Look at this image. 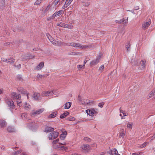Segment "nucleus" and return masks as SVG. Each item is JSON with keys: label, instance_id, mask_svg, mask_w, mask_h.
I'll use <instances>...</instances> for the list:
<instances>
[{"label": "nucleus", "instance_id": "1", "mask_svg": "<svg viewBox=\"0 0 155 155\" xmlns=\"http://www.w3.org/2000/svg\"><path fill=\"white\" fill-rule=\"evenodd\" d=\"M78 101L79 103L84 105L90 104V103H92L93 102L90 101L89 100L86 99L82 100L81 97L79 95L78 97Z\"/></svg>", "mask_w": 155, "mask_h": 155}, {"label": "nucleus", "instance_id": "2", "mask_svg": "<svg viewBox=\"0 0 155 155\" xmlns=\"http://www.w3.org/2000/svg\"><path fill=\"white\" fill-rule=\"evenodd\" d=\"M151 23V20L150 19L143 22L141 28L143 30L147 29Z\"/></svg>", "mask_w": 155, "mask_h": 155}, {"label": "nucleus", "instance_id": "3", "mask_svg": "<svg viewBox=\"0 0 155 155\" xmlns=\"http://www.w3.org/2000/svg\"><path fill=\"white\" fill-rule=\"evenodd\" d=\"M59 134V133L57 131H54L48 135V137L49 140H52L57 138Z\"/></svg>", "mask_w": 155, "mask_h": 155}, {"label": "nucleus", "instance_id": "4", "mask_svg": "<svg viewBox=\"0 0 155 155\" xmlns=\"http://www.w3.org/2000/svg\"><path fill=\"white\" fill-rule=\"evenodd\" d=\"M44 110V108L39 109L35 111H32L31 113V115L32 116H35L37 115H38L41 113Z\"/></svg>", "mask_w": 155, "mask_h": 155}, {"label": "nucleus", "instance_id": "5", "mask_svg": "<svg viewBox=\"0 0 155 155\" xmlns=\"http://www.w3.org/2000/svg\"><path fill=\"white\" fill-rule=\"evenodd\" d=\"M54 93L52 90H49L48 91H44L42 92L41 95L42 96H52L54 95Z\"/></svg>", "mask_w": 155, "mask_h": 155}, {"label": "nucleus", "instance_id": "6", "mask_svg": "<svg viewBox=\"0 0 155 155\" xmlns=\"http://www.w3.org/2000/svg\"><path fill=\"white\" fill-rule=\"evenodd\" d=\"M86 112L88 114L91 116H94L95 114L97 113L96 110L93 109L87 110Z\"/></svg>", "mask_w": 155, "mask_h": 155}, {"label": "nucleus", "instance_id": "7", "mask_svg": "<svg viewBox=\"0 0 155 155\" xmlns=\"http://www.w3.org/2000/svg\"><path fill=\"white\" fill-rule=\"evenodd\" d=\"M7 104L12 109H13L15 108V106L14 104L13 101L11 100H8L6 101Z\"/></svg>", "mask_w": 155, "mask_h": 155}, {"label": "nucleus", "instance_id": "8", "mask_svg": "<svg viewBox=\"0 0 155 155\" xmlns=\"http://www.w3.org/2000/svg\"><path fill=\"white\" fill-rule=\"evenodd\" d=\"M7 104L12 109H13L15 108V106L14 104L13 101L11 100H8L6 101Z\"/></svg>", "mask_w": 155, "mask_h": 155}, {"label": "nucleus", "instance_id": "9", "mask_svg": "<svg viewBox=\"0 0 155 155\" xmlns=\"http://www.w3.org/2000/svg\"><path fill=\"white\" fill-rule=\"evenodd\" d=\"M81 148L84 152H87L90 149L89 146L87 144H83L81 145Z\"/></svg>", "mask_w": 155, "mask_h": 155}, {"label": "nucleus", "instance_id": "10", "mask_svg": "<svg viewBox=\"0 0 155 155\" xmlns=\"http://www.w3.org/2000/svg\"><path fill=\"white\" fill-rule=\"evenodd\" d=\"M66 2L64 5L62 6V8L64 9L68 6L71 2L73 1V0H65Z\"/></svg>", "mask_w": 155, "mask_h": 155}, {"label": "nucleus", "instance_id": "11", "mask_svg": "<svg viewBox=\"0 0 155 155\" xmlns=\"http://www.w3.org/2000/svg\"><path fill=\"white\" fill-rule=\"evenodd\" d=\"M44 62H41L35 68V70L37 71H39L41 70L44 67Z\"/></svg>", "mask_w": 155, "mask_h": 155}, {"label": "nucleus", "instance_id": "12", "mask_svg": "<svg viewBox=\"0 0 155 155\" xmlns=\"http://www.w3.org/2000/svg\"><path fill=\"white\" fill-rule=\"evenodd\" d=\"M59 139H57L54 140L52 142V143L53 144V145H56V144L59 143L60 144H61L62 145H65L66 144V143L65 142H64L63 143H61L59 142Z\"/></svg>", "mask_w": 155, "mask_h": 155}, {"label": "nucleus", "instance_id": "13", "mask_svg": "<svg viewBox=\"0 0 155 155\" xmlns=\"http://www.w3.org/2000/svg\"><path fill=\"white\" fill-rule=\"evenodd\" d=\"M100 58H97L95 60H93L91 62V65H95L97 64L99 62Z\"/></svg>", "mask_w": 155, "mask_h": 155}, {"label": "nucleus", "instance_id": "14", "mask_svg": "<svg viewBox=\"0 0 155 155\" xmlns=\"http://www.w3.org/2000/svg\"><path fill=\"white\" fill-rule=\"evenodd\" d=\"M12 95L13 98L17 100L19 99L21 97L20 94H17L15 92L12 93Z\"/></svg>", "mask_w": 155, "mask_h": 155}, {"label": "nucleus", "instance_id": "15", "mask_svg": "<svg viewBox=\"0 0 155 155\" xmlns=\"http://www.w3.org/2000/svg\"><path fill=\"white\" fill-rule=\"evenodd\" d=\"M127 112H124L122 110H120V116L121 117L122 119L125 118H124V117L127 116Z\"/></svg>", "mask_w": 155, "mask_h": 155}, {"label": "nucleus", "instance_id": "16", "mask_svg": "<svg viewBox=\"0 0 155 155\" xmlns=\"http://www.w3.org/2000/svg\"><path fill=\"white\" fill-rule=\"evenodd\" d=\"M62 131V134L60 136V139L61 140H64V139L66 135L67 134V133L66 131L61 130Z\"/></svg>", "mask_w": 155, "mask_h": 155}, {"label": "nucleus", "instance_id": "17", "mask_svg": "<svg viewBox=\"0 0 155 155\" xmlns=\"http://www.w3.org/2000/svg\"><path fill=\"white\" fill-rule=\"evenodd\" d=\"M62 12V10H60L58 12H56L52 15V17L54 18L60 15Z\"/></svg>", "mask_w": 155, "mask_h": 155}, {"label": "nucleus", "instance_id": "18", "mask_svg": "<svg viewBox=\"0 0 155 155\" xmlns=\"http://www.w3.org/2000/svg\"><path fill=\"white\" fill-rule=\"evenodd\" d=\"M54 128L50 127H45V131L46 132H50L54 131Z\"/></svg>", "mask_w": 155, "mask_h": 155}, {"label": "nucleus", "instance_id": "19", "mask_svg": "<svg viewBox=\"0 0 155 155\" xmlns=\"http://www.w3.org/2000/svg\"><path fill=\"white\" fill-rule=\"evenodd\" d=\"M53 147L55 149H61L62 148H63L64 149H65L66 147H62L60 145H52Z\"/></svg>", "mask_w": 155, "mask_h": 155}, {"label": "nucleus", "instance_id": "20", "mask_svg": "<svg viewBox=\"0 0 155 155\" xmlns=\"http://www.w3.org/2000/svg\"><path fill=\"white\" fill-rule=\"evenodd\" d=\"M69 46L75 47H78L80 46V43H69Z\"/></svg>", "mask_w": 155, "mask_h": 155}, {"label": "nucleus", "instance_id": "21", "mask_svg": "<svg viewBox=\"0 0 155 155\" xmlns=\"http://www.w3.org/2000/svg\"><path fill=\"white\" fill-rule=\"evenodd\" d=\"M40 97V94L38 93H35L33 95V98L35 100H37Z\"/></svg>", "mask_w": 155, "mask_h": 155}, {"label": "nucleus", "instance_id": "22", "mask_svg": "<svg viewBox=\"0 0 155 155\" xmlns=\"http://www.w3.org/2000/svg\"><path fill=\"white\" fill-rule=\"evenodd\" d=\"M6 126V123L5 120H0V127H5Z\"/></svg>", "mask_w": 155, "mask_h": 155}, {"label": "nucleus", "instance_id": "23", "mask_svg": "<svg viewBox=\"0 0 155 155\" xmlns=\"http://www.w3.org/2000/svg\"><path fill=\"white\" fill-rule=\"evenodd\" d=\"M54 41H53L52 44L58 46H61V41H56L55 40H54Z\"/></svg>", "mask_w": 155, "mask_h": 155}, {"label": "nucleus", "instance_id": "24", "mask_svg": "<svg viewBox=\"0 0 155 155\" xmlns=\"http://www.w3.org/2000/svg\"><path fill=\"white\" fill-rule=\"evenodd\" d=\"M111 152L112 155H120L118 154L117 151L115 149H114L111 150Z\"/></svg>", "mask_w": 155, "mask_h": 155}, {"label": "nucleus", "instance_id": "25", "mask_svg": "<svg viewBox=\"0 0 155 155\" xmlns=\"http://www.w3.org/2000/svg\"><path fill=\"white\" fill-rule=\"evenodd\" d=\"M71 105V102H68L66 103L64 105V108L66 109H68L69 108Z\"/></svg>", "mask_w": 155, "mask_h": 155}, {"label": "nucleus", "instance_id": "26", "mask_svg": "<svg viewBox=\"0 0 155 155\" xmlns=\"http://www.w3.org/2000/svg\"><path fill=\"white\" fill-rule=\"evenodd\" d=\"M24 108L26 110L29 109L31 108V106L28 104H27L26 102H25L24 105Z\"/></svg>", "mask_w": 155, "mask_h": 155}, {"label": "nucleus", "instance_id": "27", "mask_svg": "<svg viewBox=\"0 0 155 155\" xmlns=\"http://www.w3.org/2000/svg\"><path fill=\"white\" fill-rule=\"evenodd\" d=\"M79 48H80L83 49H86L88 48H90L91 47V46L90 45H81L80 44V46L78 47Z\"/></svg>", "mask_w": 155, "mask_h": 155}, {"label": "nucleus", "instance_id": "28", "mask_svg": "<svg viewBox=\"0 0 155 155\" xmlns=\"http://www.w3.org/2000/svg\"><path fill=\"white\" fill-rule=\"evenodd\" d=\"M69 114V112H66L64 113L63 114L61 115L60 116V118H63L66 117L68 114Z\"/></svg>", "mask_w": 155, "mask_h": 155}, {"label": "nucleus", "instance_id": "29", "mask_svg": "<svg viewBox=\"0 0 155 155\" xmlns=\"http://www.w3.org/2000/svg\"><path fill=\"white\" fill-rule=\"evenodd\" d=\"M17 105L19 107L21 106L22 105V101L20 99L17 100Z\"/></svg>", "mask_w": 155, "mask_h": 155}, {"label": "nucleus", "instance_id": "30", "mask_svg": "<svg viewBox=\"0 0 155 155\" xmlns=\"http://www.w3.org/2000/svg\"><path fill=\"white\" fill-rule=\"evenodd\" d=\"M7 130L9 132H12L15 131V129L13 127L9 126L7 128Z\"/></svg>", "mask_w": 155, "mask_h": 155}, {"label": "nucleus", "instance_id": "31", "mask_svg": "<svg viewBox=\"0 0 155 155\" xmlns=\"http://www.w3.org/2000/svg\"><path fill=\"white\" fill-rule=\"evenodd\" d=\"M57 114V113L56 112H54L50 114L49 116V117L51 118H54L55 117Z\"/></svg>", "mask_w": 155, "mask_h": 155}, {"label": "nucleus", "instance_id": "32", "mask_svg": "<svg viewBox=\"0 0 155 155\" xmlns=\"http://www.w3.org/2000/svg\"><path fill=\"white\" fill-rule=\"evenodd\" d=\"M154 92L153 91H151L147 96L148 98H151L152 96H153Z\"/></svg>", "mask_w": 155, "mask_h": 155}, {"label": "nucleus", "instance_id": "33", "mask_svg": "<svg viewBox=\"0 0 155 155\" xmlns=\"http://www.w3.org/2000/svg\"><path fill=\"white\" fill-rule=\"evenodd\" d=\"M47 36L48 38V39H49V40L51 42V43H53V41H54V39L51 36L49 35L48 34L47 35Z\"/></svg>", "mask_w": 155, "mask_h": 155}, {"label": "nucleus", "instance_id": "34", "mask_svg": "<svg viewBox=\"0 0 155 155\" xmlns=\"http://www.w3.org/2000/svg\"><path fill=\"white\" fill-rule=\"evenodd\" d=\"M14 59L13 58H10L8 60L7 63L11 64L14 63Z\"/></svg>", "mask_w": 155, "mask_h": 155}, {"label": "nucleus", "instance_id": "35", "mask_svg": "<svg viewBox=\"0 0 155 155\" xmlns=\"http://www.w3.org/2000/svg\"><path fill=\"white\" fill-rule=\"evenodd\" d=\"M57 25L58 26H60L61 27L65 28V23L62 22H60L58 23Z\"/></svg>", "mask_w": 155, "mask_h": 155}, {"label": "nucleus", "instance_id": "36", "mask_svg": "<svg viewBox=\"0 0 155 155\" xmlns=\"http://www.w3.org/2000/svg\"><path fill=\"white\" fill-rule=\"evenodd\" d=\"M130 43L129 42H127L126 45V48L127 51H128L130 50Z\"/></svg>", "mask_w": 155, "mask_h": 155}, {"label": "nucleus", "instance_id": "37", "mask_svg": "<svg viewBox=\"0 0 155 155\" xmlns=\"http://www.w3.org/2000/svg\"><path fill=\"white\" fill-rule=\"evenodd\" d=\"M21 150H18L16 151H14V152L12 153V155H17L19 153H21Z\"/></svg>", "mask_w": 155, "mask_h": 155}, {"label": "nucleus", "instance_id": "38", "mask_svg": "<svg viewBox=\"0 0 155 155\" xmlns=\"http://www.w3.org/2000/svg\"><path fill=\"white\" fill-rule=\"evenodd\" d=\"M80 53L79 52H71L70 53V54L71 55H77L80 54Z\"/></svg>", "mask_w": 155, "mask_h": 155}, {"label": "nucleus", "instance_id": "39", "mask_svg": "<svg viewBox=\"0 0 155 155\" xmlns=\"http://www.w3.org/2000/svg\"><path fill=\"white\" fill-rule=\"evenodd\" d=\"M133 124L131 123H128L127 124V127L128 128L131 129L132 127Z\"/></svg>", "mask_w": 155, "mask_h": 155}, {"label": "nucleus", "instance_id": "40", "mask_svg": "<svg viewBox=\"0 0 155 155\" xmlns=\"http://www.w3.org/2000/svg\"><path fill=\"white\" fill-rule=\"evenodd\" d=\"M146 61H144L142 60L141 61L140 64H141L143 68H144L145 67V64Z\"/></svg>", "mask_w": 155, "mask_h": 155}, {"label": "nucleus", "instance_id": "41", "mask_svg": "<svg viewBox=\"0 0 155 155\" xmlns=\"http://www.w3.org/2000/svg\"><path fill=\"white\" fill-rule=\"evenodd\" d=\"M65 28H67L69 29H72L73 27V26L71 25H67V24H65Z\"/></svg>", "mask_w": 155, "mask_h": 155}, {"label": "nucleus", "instance_id": "42", "mask_svg": "<svg viewBox=\"0 0 155 155\" xmlns=\"http://www.w3.org/2000/svg\"><path fill=\"white\" fill-rule=\"evenodd\" d=\"M122 20H123V22L124 24H126L128 23V18L127 19L124 18Z\"/></svg>", "mask_w": 155, "mask_h": 155}, {"label": "nucleus", "instance_id": "43", "mask_svg": "<svg viewBox=\"0 0 155 155\" xmlns=\"http://www.w3.org/2000/svg\"><path fill=\"white\" fill-rule=\"evenodd\" d=\"M69 46V43H65L61 41V46Z\"/></svg>", "mask_w": 155, "mask_h": 155}, {"label": "nucleus", "instance_id": "44", "mask_svg": "<svg viewBox=\"0 0 155 155\" xmlns=\"http://www.w3.org/2000/svg\"><path fill=\"white\" fill-rule=\"evenodd\" d=\"M5 5V2L4 0L1 1V2H0V7H3Z\"/></svg>", "mask_w": 155, "mask_h": 155}, {"label": "nucleus", "instance_id": "45", "mask_svg": "<svg viewBox=\"0 0 155 155\" xmlns=\"http://www.w3.org/2000/svg\"><path fill=\"white\" fill-rule=\"evenodd\" d=\"M60 0H55L53 3L54 5L55 6L57 5Z\"/></svg>", "mask_w": 155, "mask_h": 155}, {"label": "nucleus", "instance_id": "46", "mask_svg": "<svg viewBox=\"0 0 155 155\" xmlns=\"http://www.w3.org/2000/svg\"><path fill=\"white\" fill-rule=\"evenodd\" d=\"M84 140L87 142H90L91 141V139L87 137H85L84 138Z\"/></svg>", "mask_w": 155, "mask_h": 155}, {"label": "nucleus", "instance_id": "47", "mask_svg": "<svg viewBox=\"0 0 155 155\" xmlns=\"http://www.w3.org/2000/svg\"><path fill=\"white\" fill-rule=\"evenodd\" d=\"M40 0H37L35 3L34 4L35 5H38L40 4L41 2Z\"/></svg>", "mask_w": 155, "mask_h": 155}, {"label": "nucleus", "instance_id": "48", "mask_svg": "<svg viewBox=\"0 0 155 155\" xmlns=\"http://www.w3.org/2000/svg\"><path fill=\"white\" fill-rule=\"evenodd\" d=\"M104 102H102L101 103H99L98 104V106L101 107V108H102L103 107V105L104 104Z\"/></svg>", "mask_w": 155, "mask_h": 155}, {"label": "nucleus", "instance_id": "49", "mask_svg": "<svg viewBox=\"0 0 155 155\" xmlns=\"http://www.w3.org/2000/svg\"><path fill=\"white\" fill-rule=\"evenodd\" d=\"M17 79L18 80L20 81H22V78L21 77V76L20 75H18L17 76Z\"/></svg>", "mask_w": 155, "mask_h": 155}, {"label": "nucleus", "instance_id": "50", "mask_svg": "<svg viewBox=\"0 0 155 155\" xmlns=\"http://www.w3.org/2000/svg\"><path fill=\"white\" fill-rule=\"evenodd\" d=\"M90 5V3L89 2H84L83 3V5L85 6H88Z\"/></svg>", "mask_w": 155, "mask_h": 155}, {"label": "nucleus", "instance_id": "51", "mask_svg": "<svg viewBox=\"0 0 155 155\" xmlns=\"http://www.w3.org/2000/svg\"><path fill=\"white\" fill-rule=\"evenodd\" d=\"M44 76V75H40L39 74H38L37 75V77L38 78H42Z\"/></svg>", "mask_w": 155, "mask_h": 155}, {"label": "nucleus", "instance_id": "52", "mask_svg": "<svg viewBox=\"0 0 155 155\" xmlns=\"http://www.w3.org/2000/svg\"><path fill=\"white\" fill-rule=\"evenodd\" d=\"M116 23L118 24H121V23L123 22V20L122 19H121L120 20H117L115 21Z\"/></svg>", "mask_w": 155, "mask_h": 155}, {"label": "nucleus", "instance_id": "53", "mask_svg": "<svg viewBox=\"0 0 155 155\" xmlns=\"http://www.w3.org/2000/svg\"><path fill=\"white\" fill-rule=\"evenodd\" d=\"M124 131H122V132H121L120 134V137L122 138L124 137Z\"/></svg>", "mask_w": 155, "mask_h": 155}, {"label": "nucleus", "instance_id": "54", "mask_svg": "<svg viewBox=\"0 0 155 155\" xmlns=\"http://www.w3.org/2000/svg\"><path fill=\"white\" fill-rule=\"evenodd\" d=\"M104 68V66L103 65H102L100 67L99 69V70L100 71H103V69Z\"/></svg>", "mask_w": 155, "mask_h": 155}, {"label": "nucleus", "instance_id": "55", "mask_svg": "<svg viewBox=\"0 0 155 155\" xmlns=\"http://www.w3.org/2000/svg\"><path fill=\"white\" fill-rule=\"evenodd\" d=\"M84 64H82V65H78L77 66V67H78V69H79V68H82L84 66Z\"/></svg>", "mask_w": 155, "mask_h": 155}, {"label": "nucleus", "instance_id": "56", "mask_svg": "<svg viewBox=\"0 0 155 155\" xmlns=\"http://www.w3.org/2000/svg\"><path fill=\"white\" fill-rule=\"evenodd\" d=\"M8 60V59H6L5 58H3L2 59V61L4 62H7Z\"/></svg>", "mask_w": 155, "mask_h": 155}, {"label": "nucleus", "instance_id": "57", "mask_svg": "<svg viewBox=\"0 0 155 155\" xmlns=\"http://www.w3.org/2000/svg\"><path fill=\"white\" fill-rule=\"evenodd\" d=\"M54 18L52 17V15L51 17H49L47 18V20L48 21H49V20H51L52 19H54Z\"/></svg>", "mask_w": 155, "mask_h": 155}, {"label": "nucleus", "instance_id": "58", "mask_svg": "<svg viewBox=\"0 0 155 155\" xmlns=\"http://www.w3.org/2000/svg\"><path fill=\"white\" fill-rule=\"evenodd\" d=\"M27 115L25 113H23L21 115V117L23 119H25V118H23V117H25L27 116Z\"/></svg>", "mask_w": 155, "mask_h": 155}, {"label": "nucleus", "instance_id": "59", "mask_svg": "<svg viewBox=\"0 0 155 155\" xmlns=\"http://www.w3.org/2000/svg\"><path fill=\"white\" fill-rule=\"evenodd\" d=\"M21 93H23V94H26V96L27 97V98L28 99L29 98V96H28V94L27 92L26 93H24V92H21Z\"/></svg>", "mask_w": 155, "mask_h": 155}, {"label": "nucleus", "instance_id": "60", "mask_svg": "<svg viewBox=\"0 0 155 155\" xmlns=\"http://www.w3.org/2000/svg\"><path fill=\"white\" fill-rule=\"evenodd\" d=\"M140 153H133L132 155H140Z\"/></svg>", "mask_w": 155, "mask_h": 155}, {"label": "nucleus", "instance_id": "61", "mask_svg": "<svg viewBox=\"0 0 155 155\" xmlns=\"http://www.w3.org/2000/svg\"><path fill=\"white\" fill-rule=\"evenodd\" d=\"M1 149L2 150H4L5 149V146H2L1 147Z\"/></svg>", "mask_w": 155, "mask_h": 155}, {"label": "nucleus", "instance_id": "62", "mask_svg": "<svg viewBox=\"0 0 155 155\" xmlns=\"http://www.w3.org/2000/svg\"><path fill=\"white\" fill-rule=\"evenodd\" d=\"M38 50H39V49L38 48H35L33 49V51H38Z\"/></svg>", "mask_w": 155, "mask_h": 155}, {"label": "nucleus", "instance_id": "63", "mask_svg": "<svg viewBox=\"0 0 155 155\" xmlns=\"http://www.w3.org/2000/svg\"><path fill=\"white\" fill-rule=\"evenodd\" d=\"M31 143H32V144L33 145H34L35 144V142H33V141Z\"/></svg>", "mask_w": 155, "mask_h": 155}, {"label": "nucleus", "instance_id": "64", "mask_svg": "<svg viewBox=\"0 0 155 155\" xmlns=\"http://www.w3.org/2000/svg\"><path fill=\"white\" fill-rule=\"evenodd\" d=\"M104 153L103 152L101 153L100 155H104Z\"/></svg>", "mask_w": 155, "mask_h": 155}]
</instances>
